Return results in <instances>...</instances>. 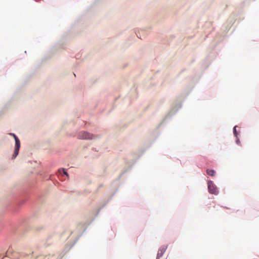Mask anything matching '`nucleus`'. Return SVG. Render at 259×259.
<instances>
[{"label":"nucleus","mask_w":259,"mask_h":259,"mask_svg":"<svg viewBox=\"0 0 259 259\" xmlns=\"http://www.w3.org/2000/svg\"><path fill=\"white\" fill-rule=\"evenodd\" d=\"M79 136L80 138L82 139H93L94 137L92 134L85 132H81L79 134Z\"/></svg>","instance_id":"7ed1b4c3"},{"label":"nucleus","mask_w":259,"mask_h":259,"mask_svg":"<svg viewBox=\"0 0 259 259\" xmlns=\"http://www.w3.org/2000/svg\"><path fill=\"white\" fill-rule=\"evenodd\" d=\"M166 248L167 247L166 246H162L159 248L157 255V259H159L163 255Z\"/></svg>","instance_id":"20e7f679"},{"label":"nucleus","mask_w":259,"mask_h":259,"mask_svg":"<svg viewBox=\"0 0 259 259\" xmlns=\"http://www.w3.org/2000/svg\"><path fill=\"white\" fill-rule=\"evenodd\" d=\"M208 189L209 193L213 194H217L218 192L217 187L213 184V183L209 181L208 182Z\"/></svg>","instance_id":"f257e3e1"},{"label":"nucleus","mask_w":259,"mask_h":259,"mask_svg":"<svg viewBox=\"0 0 259 259\" xmlns=\"http://www.w3.org/2000/svg\"><path fill=\"white\" fill-rule=\"evenodd\" d=\"M62 170H63V173H64V175H66V176H68V174L67 173V172H66V171H65V170H64V169H63Z\"/></svg>","instance_id":"0eeeda50"},{"label":"nucleus","mask_w":259,"mask_h":259,"mask_svg":"<svg viewBox=\"0 0 259 259\" xmlns=\"http://www.w3.org/2000/svg\"><path fill=\"white\" fill-rule=\"evenodd\" d=\"M236 126H235L234 127V129H233V133H234V135L235 136V137H237V131H236Z\"/></svg>","instance_id":"423d86ee"},{"label":"nucleus","mask_w":259,"mask_h":259,"mask_svg":"<svg viewBox=\"0 0 259 259\" xmlns=\"http://www.w3.org/2000/svg\"><path fill=\"white\" fill-rule=\"evenodd\" d=\"M11 135L13 136L15 139V140H16V137H17L15 134H10Z\"/></svg>","instance_id":"6e6552de"},{"label":"nucleus","mask_w":259,"mask_h":259,"mask_svg":"<svg viewBox=\"0 0 259 259\" xmlns=\"http://www.w3.org/2000/svg\"><path fill=\"white\" fill-rule=\"evenodd\" d=\"M206 173L208 175L214 176L215 175V171L213 169H207Z\"/></svg>","instance_id":"39448f33"},{"label":"nucleus","mask_w":259,"mask_h":259,"mask_svg":"<svg viewBox=\"0 0 259 259\" xmlns=\"http://www.w3.org/2000/svg\"><path fill=\"white\" fill-rule=\"evenodd\" d=\"M15 140V148L14 154L13 155L12 158H15L17 156V155L18 154L19 148L20 147V141L18 139V138L17 137H16V140Z\"/></svg>","instance_id":"f03ea898"},{"label":"nucleus","mask_w":259,"mask_h":259,"mask_svg":"<svg viewBox=\"0 0 259 259\" xmlns=\"http://www.w3.org/2000/svg\"><path fill=\"white\" fill-rule=\"evenodd\" d=\"M236 143H237V144H238V145L240 144V142L239 141V139H237V140H236Z\"/></svg>","instance_id":"1a4fd4ad"}]
</instances>
